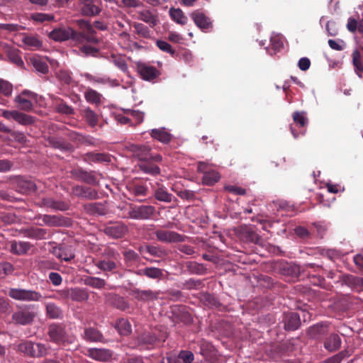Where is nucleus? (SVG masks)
I'll use <instances>...</instances> for the list:
<instances>
[{
    "label": "nucleus",
    "mask_w": 363,
    "mask_h": 363,
    "mask_svg": "<svg viewBox=\"0 0 363 363\" xmlns=\"http://www.w3.org/2000/svg\"><path fill=\"white\" fill-rule=\"evenodd\" d=\"M13 271V267L9 262L0 263V278H3L5 276L10 274Z\"/></svg>",
    "instance_id": "61"
},
{
    "label": "nucleus",
    "mask_w": 363,
    "mask_h": 363,
    "mask_svg": "<svg viewBox=\"0 0 363 363\" xmlns=\"http://www.w3.org/2000/svg\"><path fill=\"white\" fill-rule=\"evenodd\" d=\"M144 273L145 276L150 279H160L163 275L162 270L157 267H146Z\"/></svg>",
    "instance_id": "53"
},
{
    "label": "nucleus",
    "mask_w": 363,
    "mask_h": 363,
    "mask_svg": "<svg viewBox=\"0 0 363 363\" xmlns=\"http://www.w3.org/2000/svg\"><path fill=\"white\" fill-rule=\"evenodd\" d=\"M271 48L274 50L273 54L279 52L283 48V40L282 38L279 35H273L270 39ZM272 55V53H270Z\"/></svg>",
    "instance_id": "49"
},
{
    "label": "nucleus",
    "mask_w": 363,
    "mask_h": 363,
    "mask_svg": "<svg viewBox=\"0 0 363 363\" xmlns=\"http://www.w3.org/2000/svg\"><path fill=\"white\" fill-rule=\"evenodd\" d=\"M136 67L141 78L146 81L153 80L160 74L157 68L145 62H137Z\"/></svg>",
    "instance_id": "10"
},
{
    "label": "nucleus",
    "mask_w": 363,
    "mask_h": 363,
    "mask_svg": "<svg viewBox=\"0 0 363 363\" xmlns=\"http://www.w3.org/2000/svg\"><path fill=\"white\" fill-rule=\"evenodd\" d=\"M41 206L52 210L65 211L68 208V205L64 201H55L51 198L43 199Z\"/></svg>",
    "instance_id": "26"
},
{
    "label": "nucleus",
    "mask_w": 363,
    "mask_h": 363,
    "mask_svg": "<svg viewBox=\"0 0 363 363\" xmlns=\"http://www.w3.org/2000/svg\"><path fill=\"white\" fill-rule=\"evenodd\" d=\"M69 295L73 301H86L89 296L86 290L79 288L72 289Z\"/></svg>",
    "instance_id": "37"
},
{
    "label": "nucleus",
    "mask_w": 363,
    "mask_h": 363,
    "mask_svg": "<svg viewBox=\"0 0 363 363\" xmlns=\"http://www.w3.org/2000/svg\"><path fill=\"white\" fill-rule=\"evenodd\" d=\"M17 350L26 356L40 358L48 354L49 347L43 343L25 340L17 345Z\"/></svg>",
    "instance_id": "3"
},
{
    "label": "nucleus",
    "mask_w": 363,
    "mask_h": 363,
    "mask_svg": "<svg viewBox=\"0 0 363 363\" xmlns=\"http://www.w3.org/2000/svg\"><path fill=\"white\" fill-rule=\"evenodd\" d=\"M157 239L166 243L182 242L184 241V236L174 231L164 229H158L155 231Z\"/></svg>",
    "instance_id": "8"
},
{
    "label": "nucleus",
    "mask_w": 363,
    "mask_h": 363,
    "mask_svg": "<svg viewBox=\"0 0 363 363\" xmlns=\"http://www.w3.org/2000/svg\"><path fill=\"white\" fill-rule=\"evenodd\" d=\"M38 95L29 90H23L14 98L17 107L25 111H30L33 108V103L37 101Z\"/></svg>",
    "instance_id": "6"
},
{
    "label": "nucleus",
    "mask_w": 363,
    "mask_h": 363,
    "mask_svg": "<svg viewBox=\"0 0 363 363\" xmlns=\"http://www.w3.org/2000/svg\"><path fill=\"white\" fill-rule=\"evenodd\" d=\"M140 169L144 173L149 174L151 175H158L160 173V169L157 165L152 164L148 161L142 162L138 165Z\"/></svg>",
    "instance_id": "38"
},
{
    "label": "nucleus",
    "mask_w": 363,
    "mask_h": 363,
    "mask_svg": "<svg viewBox=\"0 0 363 363\" xmlns=\"http://www.w3.org/2000/svg\"><path fill=\"white\" fill-rule=\"evenodd\" d=\"M125 262H134L140 260V256L133 250H128L123 253Z\"/></svg>",
    "instance_id": "63"
},
{
    "label": "nucleus",
    "mask_w": 363,
    "mask_h": 363,
    "mask_svg": "<svg viewBox=\"0 0 363 363\" xmlns=\"http://www.w3.org/2000/svg\"><path fill=\"white\" fill-rule=\"evenodd\" d=\"M82 77H84L86 79L90 81V82H93L94 83H98V84H107V83H110L112 86L113 85H116V80H111L108 78H102V77H94L92 76L91 74H89V73H84V74H82Z\"/></svg>",
    "instance_id": "47"
},
{
    "label": "nucleus",
    "mask_w": 363,
    "mask_h": 363,
    "mask_svg": "<svg viewBox=\"0 0 363 363\" xmlns=\"http://www.w3.org/2000/svg\"><path fill=\"white\" fill-rule=\"evenodd\" d=\"M82 15L84 16H94L101 12L100 8L94 4V0H79Z\"/></svg>",
    "instance_id": "16"
},
{
    "label": "nucleus",
    "mask_w": 363,
    "mask_h": 363,
    "mask_svg": "<svg viewBox=\"0 0 363 363\" xmlns=\"http://www.w3.org/2000/svg\"><path fill=\"white\" fill-rule=\"evenodd\" d=\"M31 245L28 242L13 241L11 244V252L16 255H23L28 252Z\"/></svg>",
    "instance_id": "28"
},
{
    "label": "nucleus",
    "mask_w": 363,
    "mask_h": 363,
    "mask_svg": "<svg viewBox=\"0 0 363 363\" xmlns=\"http://www.w3.org/2000/svg\"><path fill=\"white\" fill-rule=\"evenodd\" d=\"M130 192L134 196H145L147 188L143 185H133L130 187Z\"/></svg>",
    "instance_id": "60"
},
{
    "label": "nucleus",
    "mask_w": 363,
    "mask_h": 363,
    "mask_svg": "<svg viewBox=\"0 0 363 363\" xmlns=\"http://www.w3.org/2000/svg\"><path fill=\"white\" fill-rule=\"evenodd\" d=\"M130 150L133 152L134 157L138 158L142 162L149 161L150 147L146 145H131Z\"/></svg>",
    "instance_id": "17"
},
{
    "label": "nucleus",
    "mask_w": 363,
    "mask_h": 363,
    "mask_svg": "<svg viewBox=\"0 0 363 363\" xmlns=\"http://www.w3.org/2000/svg\"><path fill=\"white\" fill-rule=\"evenodd\" d=\"M48 335L50 341L58 345H66L74 342L75 337L68 334L65 328L60 324L52 323L49 325Z\"/></svg>",
    "instance_id": "4"
},
{
    "label": "nucleus",
    "mask_w": 363,
    "mask_h": 363,
    "mask_svg": "<svg viewBox=\"0 0 363 363\" xmlns=\"http://www.w3.org/2000/svg\"><path fill=\"white\" fill-rule=\"evenodd\" d=\"M133 295L134 297L142 301H148L157 299L158 297V293L152 290H140L134 289L133 291Z\"/></svg>",
    "instance_id": "23"
},
{
    "label": "nucleus",
    "mask_w": 363,
    "mask_h": 363,
    "mask_svg": "<svg viewBox=\"0 0 363 363\" xmlns=\"http://www.w3.org/2000/svg\"><path fill=\"white\" fill-rule=\"evenodd\" d=\"M26 236L35 240H43L46 238L47 230L40 228H31L26 230Z\"/></svg>",
    "instance_id": "35"
},
{
    "label": "nucleus",
    "mask_w": 363,
    "mask_h": 363,
    "mask_svg": "<svg viewBox=\"0 0 363 363\" xmlns=\"http://www.w3.org/2000/svg\"><path fill=\"white\" fill-rule=\"evenodd\" d=\"M157 187L154 189V196L159 201L164 203H170L174 198L173 195L169 193L164 186L156 183Z\"/></svg>",
    "instance_id": "19"
},
{
    "label": "nucleus",
    "mask_w": 363,
    "mask_h": 363,
    "mask_svg": "<svg viewBox=\"0 0 363 363\" xmlns=\"http://www.w3.org/2000/svg\"><path fill=\"white\" fill-rule=\"evenodd\" d=\"M52 253L58 259L65 261H69L74 257V254L62 247H54Z\"/></svg>",
    "instance_id": "41"
},
{
    "label": "nucleus",
    "mask_w": 363,
    "mask_h": 363,
    "mask_svg": "<svg viewBox=\"0 0 363 363\" xmlns=\"http://www.w3.org/2000/svg\"><path fill=\"white\" fill-rule=\"evenodd\" d=\"M283 322L286 330H294L299 327L301 323L299 315L294 312L286 313Z\"/></svg>",
    "instance_id": "21"
},
{
    "label": "nucleus",
    "mask_w": 363,
    "mask_h": 363,
    "mask_svg": "<svg viewBox=\"0 0 363 363\" xmlns=\"http://www.w3.org/2000/svg\"><path fill=\"white\" fill-rule=\"evenodd\" d=\"M341 342V338L338 335L331 334L328 337L326 338L324 342V347L327 350L333 352L340 347Z\"/></svg>",
    "instance_id": "27"
},
{
    "label": "nucleus",
    "mask_w": 363,
    "mask_h": 363,
    "mask_svg": "<svg viewBox=\"0 0 363 363\" xmlns=\"http://www.w3.org/2000/svg\"><path fill=\"white\" fill-rule=\"evenodd\" d=\"M150 135L154 139L163 143H168L172 139L171 134L166 131L164 128L152 129Z\"/></svg>",
    "instance_id": "29"
},
{
    "label": "nucleus",
    "mask_w": 363,
    "mask_h": 363,
    "mask_svg": "<svg viewBox=\"0 0 363 363\" xmlns=\"http://www.w3.org/2000/svg\"><path fill=\"white\" fill-rule=\"evenodd\" d=\"M46 313L49 318L57 319L62 317L61 309L53 303H48L46 304Z\"/></svg>",
    "instance_id": "42"
},
{
    "label": "nucleus",
    "mask_w": 363,
    "mask_h": 363,
    "mask_svg": "<svg viewBox=\"0 0 363 363\" xmlns=\"http://www.w3.org/2000/svg\"><path fill=\"white\" fill-rule=\"evenodd\" d=\"M220 179L218 172L215 170L204 172L203 176V182L207 185H213Z\"/></svg>",
    "instance_id": "43"
},
{
    "label": "nucleus",
    "mask_w": 363,
    "mask_h": 363,
    "mask_svg": "<svg viewBox=\"0 0 363 363\" xmlns=\"http://www.w3.org/2000/svg\"><path fill=\"white\" fill-rule=\"evenodd\" d=\"M84 98L87 102L97 106L101 103L102 95L96 90L88 88L84 92Z\"/></svg>",
    "instance_id": "33"
},
{
    "label": "nucleus",
    "mask_w": 363,
    "mask_h": 363,
    "mask_svg": "<svg viewBox=\"0 0 363 363\" xmlns=\"http://www.w3.org/2000/svg\"><path fill=\"white\" fill-rule=\"evenodd\" d=\"M352 61L356 71L357 72L359 76L361 77V73L363 72V62L362 60L361 54L358 50H354L353 52Z\"/></svg>",
    "instance_id": "48"
},
{
    "label": "nucleus",
    "mask_w": 363,
    "mask_h": 363,
    "mask_svg": "<svg viewBox=\"0 0 363 363\" xmlns=\"http://www.w3.org/2000/svg\"><path fill=\"white\" fill-rule=\"evenodd\" d=\"M101 334L97 330L89 328L84 330V338L88 341L96 342L101 340Z\"/></svg>",
    "instance_id": "45"
},
{
    "label": "nucleus",
    "mask_w": 363,
    "mask_h": 363,
    "mask_svg": "<svg viewBox=\"0 0 363 363\" xmlns=\"http://www.w3.org/2000/svg\"><path fill=\"white\" fill-rule=\"evenodd\" d=\"M82 116L90 126L94 127L98 123V115L89 107H87L82 111Z\"/></svg>",
    "instance_id": "36"
},
{
    "label": "nucleus",
    "mask_w": 363,
    "mask_h": 363,
    "mask_svg": "<svg viewBox=\"0 0 363 363\" xmlns=\"http://www.w3.org/2000/svg\"><path fill=\"white\" fill-rule=\"evenodd\" d=\"M128 232V227L122 223H113L104 228V233L113 238L124 236Z\"/></svg>",
    "instance_id": "14"
},
{
    "label": "nucleus",
    "mask_w": 363,
    "mask_h": 363,
    "mask_svg": "<svg viewBox=\"0 0 363 363\" xmlns=\"http://www.w3.org/2000/svg\"><path fill=\"white\" fill-rule=\"evenodd\" d=\"M13 91V85L7 81L0 79V93L6 96L11 95Z\"/></svg>",
    "instance_id": "57"
},
{
    "label": "nucleus",
    "mask_w": 363,
    "mask_h": 363,
    "mask_svg": "<svg viewBox=\"0 0 363 363\" xmlns=\"http://www.w3.org/2000/svg\"><path fill=\"white\" fill-rule=\"evenodd\" d=\"M42 220L48 226H62L65 224L64 219L57 216L44 215Z\"/></svg>",
    "instance_id": "39"
},
{
    "label": "nucleus",
    "mask_w": 363,
    "mask_h": 363,
    "mask_svg": "<svg viewBox=\"0 0 363 363\" xmlns=\"http://www.w3.org/2000/svg\"><path fill=\"white\" fill-rule=\"evenodd\" d=\"M342 284H345L352 289H359L363 288V278L352 274H344L340 278Z\"/></svg>",
    "instance_id": "18"
},
{
    "label": "nucleus",
    "mask_w": 363,
    "mask_h": 363,
    "mask_svg": "<svg viewBox=\"0 0 363 363\" xmlns=\"http://www.w3.org/2000/svg\"><path fill=\"white\" fill-rule=\"evenodd\" d=\"M30 63L38 72L46 74L49 71L45 59L40 56H33L30 59Z\"/></svg>",
    "instance_id": "25"
},
{
    "label": "nucleus",
    "mask_w": 363,
    "mask_h": 363,
    "mask_svg": "<svg viewBox=\"0 0 363 363\" xmlns=\"http://www.w3.org/2000/svg\"><path fill=\"white\" fill-rule=\"evenodd\" d=\"M15 121L21 125H28L33 124L35 122V118L32 116L18 111Z\"/></svg>",
    "instance_id": "50"
},
{
    "label": "nucleus",
    "mask_w": 363,
    "mask_h": 363,
    "mask_svg": "<svg viewBox=\"0 0 363 363\" xmlns=\"http://www.w3.org/2000/svg\"><path fill=\"white\" fill-rule=\"evenodd\" d=\"M347 352L343 350L335 355L327 359L325 363H340L341 361L347 356Z\"/></svg>",
    "instance_id": "62"
},
{
    "label": "nucleus",
    "mask_w": 363,
    "mask_h": 363,
    "mask_svg": "<svg viewBox=\"0 0 363 363\" xmlns=\"http://www.w3.org/2000/svg\"><path fill=\"white\" fill-rule=\"evenodd\" d=\"M194 360V354L191 351H181L178 357L176 359L177 362L182 363H191Z\"/></svg>",
    "instance_id": "58"
},
{
    "label": "nucleus",
    "mask_w": 363,
    "mask_h": 363,
    "mask_svg": "<svg viewBox=\"0 0 363 363\" xmlns=\"http://www.w3.org/2000/svg\"><path fill=\"white\" fill-rule=\"evenodd\" d=\"M121 264V255L118 251L112 248H106L102 253L101 259L95 263L100 270L107 272L116 269Z\"/></svg>",
    "instance_id": "2"
},
{
    "label": "nucleus",
    "mask_w": 363,
    "mask_h": 363,
    "mask_svg": "<svg viewBox=\"0 0 363 363\" xmlns=\"http://www.w3.org/2000/svg\"><path fill=\"white\" fill-rule=\"evenodd\" d=\"M137 347L140 349H151L158 343V338L151 333L145 332L137 337Z\"/></svg>",
    "instance_id": "11"
},
{
    "label": "nucleus",
    "mask_w": 363,
    "mask_h": 363,
    "mask_svg": "<svg viewBox=\"0 0 363 363\" xmlns=\"http://www.w3.org/2000/svg\"><path fill=\"white\" fill-rule=\"evenodd\" d=\"M84 159L86 162L89 163H109L111 161V156L106 153L88 152L84 155Z\"/></svg>",
    "instance_id": "22"
},
{
    "label": "nucleus",
    "mask_w": 363,
    "mask_h": 363,
    "mask_svg": "<svg viewBox=\"0 0 363 363\" xmlns=\"http://www.w3.org/2000/svg\"><path fill=\"white\" fill-rule=\"evenodd\" d=\"M157 46L162 51L166 52L167 53L171 54L172 55H174L175 51L172 49L170 44L163 40H157L156 42Z\"/></svg>",
    "instance_id": "64"
},
{
    "label": "nucleus",
    "mask_w": 363,
    "mask_h": 363,
    "mask_svg": "<svg viewBox=\"0 0 363 363\" xmlns=\"http://www.w3.org/2000/svg\"><path fill=\"white\" fill-rule=\"evenodd\" d=\"M115 328L121 335H128L132 332L130 322L125 318L118 319L116 323Z\"/></svg>",
    "instance_id": "32"
},
{
    "label": "nucleus",
    "mask_w": 363,
    "mask_h": 363,
    "mask_svg": "<svg viewBox=\"0 0 363 363\" xmlns=\"http://www.w3.org/2000/svg\"><path fill=\"white\" fill-rule=\"evenodd\" d=\"M76 23L80 31H77L69 26L58 27L50 32L49 38L59 43L69 40H71L75 44H83L85 42L91 44H99L100 43V40L96 36V30L89 21L78 19Z\"/></svg>",
    "instance_id": "1"
},
{
    "label": "nucleus",
    "mask_w": 363,
    "mask_h": 363,
    "mask_svg": "<svg viewBox=\"0 0 363 363\" xmlns=\"http://www.w3.org/2000/svg\"><path fill=\"white\" fill-rule=\"evenodd\" d=\"M135 32L143 38H150V33L148 28L143 23H136L134 24Z\"/></svg>",
    "instance_id": "59"
},
{
    "label": "nucleus",
    "mask_w": 363,
    "mask_h": 363,
    "mask_svg": "<svg viewBox=\"0 0 363 363\" xmlns=\"http://www.w3.org/2000/svg\"><path fill=\"white\" fill-rule=\"evenodd\" d=\"M294 123L299 127L303 128L308 124V118L304 112L296 111L293 113Z\"/></svg>",
    "instance_id": "52"
},
{
    "label": "nucleus",
    "mask_w": 363,
    "mask_h": 363,
    "mask_svg": "<svg viewBox=\"0 0 363 363\" xmlns=\"http://www.w3.org/2000/svg\"><path fill=\"white\" fill-rule=\"evenodd\" d=\"M79 51L84 55V56L96 57L99 50L90 45L84 44L79 48Z\"/></svg>",
    "instance_id": "54"
},
{
    "label": "nucleus",
    "mask_w": 363,
    "mask_h": 363,
    "mask_svg": "<svg viewBox=\"0 0 363 363\" xmlns=\"http://www.w3.org/2000/svg\"><path fill=\"white\" fill-rule=\"evenodd\" d=\"M328 329V325L326 323H319L311 327L308 333L311 337L316 338L318 335L325 334Z\"/></svg>",
    "instance_id": "34"
},
{
    "label": "nucleus",
    "mask_w": 363,
    "mask_h": 363,
    "mask_svg": "<svg viewBox=\"0 0 363 363\" xmlns=\"http://www.w3.org/2000/svg\"><path fill=\"white\" fill-rule=\"evenodd\" d=\"M8 295L14 300L23 302H38L42 301L44 298L43 296L37 291L21 288L10 289Z\"/></svg>",
    "instance_id": "5"
},
{
    "label": "nucleus",
    "mask_w": 363,
    "mask_h": 363,
    "mask_svg": "<svg viewBox=\"0 0 363 363\" xmlns=\"http://www.w3.org/2000/svg\"><path fill=\"white\" fill-rule=\"evenodd\" d=\"M119 44L125 50H132L133 48H139L137 43L130 40V35L127 32H122L119 34Z\"/></svg>",
    "instance_id": "30"
},
{
    "label": "nucleus",
    "mask_w": 363,
    "mask_h": 363,
    "mask_svg": "<svg viewBox=\"0 0 363 363\" xmlns=\"http://www.w3.org/2000/svg\"><path fill=\"white\" fill-rule=\"evenodd\" d=\"M86 354L99 362H109L113 358V352L108 349L89 348L86 351Z\"/></svg>",
    "instance_id": "12"
},
{
    "label": "nucleus",
    "mask_w": 363,
    "mask_h": 363,
    "mask_svg": "<svg viewBox=\"0 0 363 363\" xmlns=\"http://www.w3.org/2000/svg\"><path fill=\"white\" fill-rule=\"evenodd\" d=\"M22 43L25 49L37 50L43 47V41L35 35H25L22 38Z\"/></svg>",
    "instance_id": "20"
},
{
    "label": "nucleus",
    "mask_w": 363,
    "mask_h": 363,
    "mask_svg": "<svg viewBox=\"0 0 363 363\" xmlns=\"http://www.w3.org/2000/svg\"><path fill=\"white\" fill-rule=\"evenodd\" d=\"M213 351V346L206 342H201L199 345V352L203 357L208 360L211 352Z\"/></svg>",
    "instance_id": "55"
},
{
    "label": "nucleus",
    "mask_w": 363,
    "mask_h": 363,
    "mask_svg": "<svg viewBox=\"0 0 363 363\" xmlns=\"http://www.w3.org/2000/svg\"><path fill=\"white\" fill-rule=\"evenodd\" d=\"M145 250L151 255L157 257L162 258L167 255L166 251L164 249L160 248L159 247L146 246Z\"/></svg>",
    "instance_id": "56"
},
{
    "label": "nucleus",
    "mask_w": 363,
    "mask_h": 363,
    "mask_svg": "<svg viewBox=\"0 0 363 363\" xmlns=\"http://www.w3.org/2000/svg\"><path fill=\"white\" fill-rule=\"evenodd\" d=\"M191 17L195 24L202 30L212 28V21L210 18L203 13L196 10L191 13Z\"/></svg>",
    "instance_id": "13"
},
{
    "label": "nucleus",
    "mask_w": 363,
    "mask_h": 363,
    "mask_svg": "<svg viewBox=\"0 0 363 363\" xmlns=\"http://www.w3.org/2000/svg\"><path fill=\"white\" fill-rule=\"evenodd\" d=\"M31 19L35 22L43 23L45 21H52L55 20L53 14L35 13L31 15Z\"/></svg>",
    "instance_id": "51"
},
{
    "label": "nucleus",
    "mask_w": 363,
    "mask_h": 363,
    "mask_svg": "<svg viewBox=\"0 0 363 363\" xmlns=\"http://www.w3.org/2000/svg\"><path fill=\"white\" fill-rule=\"evenodd\" d=\"M85 285L94 289H101L106 286V281L101 278L96 277L87 276L84 278Z\"/></svg>",
    "instance_id": "31"
},
{
    "label": "nucleus",
    "mask_w": 363,
    "mask_h": 363,
    "mask_svg": "<svg viewBox=\"0 0 363 363\" xmlns=\"http://www.w3.org/2000/svg\"><path fill=\"white\" fill-rule=\"evenodd\" d=\"M108 296L110 298L109 300L111 301V304L113 305L116 308L123 311L128 308V304L123 297L112 294H108Z\"/></svg>",
    "instance_id": "44"
},
{
    "label": "nucleus",
    "mask_w": 363,
    "mask_h": 363,
    "mask_svg": "<svg viewBox=\"0 0 363 363\" xmlns=\"http://www.w3.org/2000/svg\"><path fill=\"white\" fill-rule=\"evenodd\" d=\"M72 193L79 198L92 199L96 197V191L90 188L79 185L75 186L72 188Z\"/></svg>",
    "instance_id": "24"
},
{
    "label": "nucleus",
    "mask_w": 363,
    "mask_h": 363,
    "mask_svg": "<svg viewBox=\"0 0 363 363\" xmlns=\"http://www.w3.org/2000/svg\"><path fill=\"white\" fill-rule=\"evenodd\" d=\"M110 62H112L118 69H120L122 72H126L128 71V65L122 57L116 55H111L110 57Z\"/></svg>",
    "instance_id": "46"
},
{
    "label": "nucleus",
    "mask_w": 363,
    "mask_h": 363,
    "mask_svg": "<svg viewBox=\"0 0 363 363\" xmlns=\"http://www.w3.org/2000/svg\"><path fill=\"white\" fill-rule=\"evenodd\" d=\"M35 318V313L28 310L16 311L12 315V320L16 324L27 325L30 323Z\"/></svg>",
    "instance_id": "15"
},
{
    "label": "nucleus",
    "mask_w": 363,
    "mask_h": 363,
    "mask_svg": "<svg viewBox=\"0 0 363 363\" xmlns=\"http://www.w3.org/2000/svg\"><path fill=\"white\" fill-rule=\"evenodd\" d=\"M155 208L152 206H140L131 208L128 211L130 218L135 220H147L155 213Z\"/></svg>",
    "instance_id": "7"
},
{
    "label": "nucleus",
    "mask_w": 363,
    "mask_h": 363,
    "mask_svg": "<svg viewBox=\"0 0 363 363\" xmlns=\"http://www.w3.org/2000/svg\"><path fill=\"white\" fill-rule=\"evenodd\" d=\"M169 13L172 20L177 23L185 25L187 23V17L180 9H171Z\"/></svg>",
    "instance_id": "40"
},
{
    "label": "nucleus",
    "mask_w": 363,
    "mask_h": 363,
    "mask_svg": "<svg viewBox=\"0 0 363 363\" xmlns=\"http://www.w3.org/2000/svg\"><path fill=\"white\" fill-rule=\"evenodd\" d=\"M70 174L72 178L88 184L95 185L98 182L95 172L93 171H85L82 168H76L70 171Z\"/></svg>",
    "instance_id": "9"
}]
</instances>
